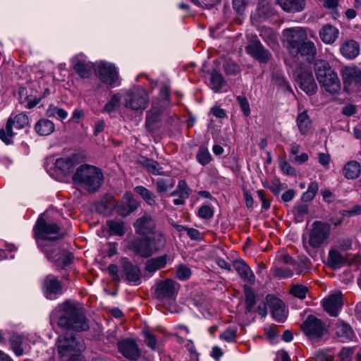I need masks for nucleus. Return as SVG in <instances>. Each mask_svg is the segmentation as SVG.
Returning a JSON list of instances; mask_svg holds the SVG:
<instances>
[{"label":"nucleus","instance_id":"f8f14e48","mask_svg":"<svg viewBox=\"0 0 361 361\" xmlns=\"http://www.w3.org/2000/svg\"><path fill=\"white\" fill-rule=\"evenodd\" d=\"M344 89L346 92L361 90V69L357 66H344L341 70Z\"/></svg>","mask_w":361,"mask_h":361},{"label":"nucleus","instance_id":"c9c22d12","mask_svg":"<svg viewBox=\"0 0 361 361\" xmlns=\"http://www.w3.org/2000/svg\"><path fill=\"white\" fill-rule=\"evenodd\" d=\"M137 163L143 166L149 173L154 175L161 174L159 168V164L154 159L141 156L137 159ZM160 169H161L160 168Z\"/></svg>","mask_w":361,"mask_h":361},{"label":"nucleus","instance_id":"6e6d98bb","mask_svg":"<svg viewBox=\"0 0 361 361\" xmlns=\"http://www.w3.org/2000/svg\"><path fill=\"white\" fill-rule=\"evenodd\" d=\"M259 35L269 46L275 45L277 43L276 35L271 29H262Z\"/></svg>","mask_w":361,"mask_h":361},{"label":"nucleus","instance_id":"393cba45","mask_svg":"<svg viewBox=\"0 0 361 361\" xmlns=\"http://www.w3.org/2000/svg\"><path fill=\"white\" fill-rule=\"evenodd\" d=\"M71 63L74 71L82 78H88L90 75V72L88 68V64L86 62V57L82 54H78L73 56Z\"/></svg>","mask_w":361,"mask_h":361},{"label":"nucleus","instance_id":"f257e3e1","mask_svg":"<svg viewBox=\"0 0 361 361\" xmlns=\"http://www.w3.org/2000/svg\"><path fill=\"white\" fill-rule=\"evenodd\" d=\"M66 218L62 209L55 210L51 207L38 218L34 226L37 244L47 259L55 258L60 253L56 240L62 238V229L58 224V217Z\"/></svg>","mask_w":361,"mask_h":361},{"label":"nucleus","instance_id":"1a4fd4ad","mask_svg":"<svg viewBox=\"0 0 361 361\" xmlns=\"http://www.w3.org/2000/svg\"><path fill=\"white\" fill-rule=\"evenodd\" d=\"M301 328L305 335L312 341L318 340L328 333L326 324L312 314L307 316Z\"/></svg>","mask_w":361,"mask_h":361},{"label":"nucleus","instance_id":"20e7f679","mask_svg":"<svg viewBox=\"0 0 361 361\" xmlns=\"http://www.w3.org/2000/svg\"><path fill=\"white\" fill-rule=\"evenodd\" d=\"M56 324L63 330L84 331L89 329L88 320L79 303L66 301L59 307Z\"/></svg>","mask_w":361,"mask_h":361},{"label":"nucleus","instance_id":"72a5a7b5","mask_svg":"<svg viewBox=\"0 0 361 361\" xmlns=\"http://www.w3.org/2000/svg\"><path fill=\"white\" fill-rule=\"evenodd\" d=\"M55 129L54 123L49 119H39L35 126V132L41 135L46 136L51 134Z\"/></svg>","mask_w":361,"mask_h":361},{"label":"nucleus","instance_id":"49530a36","mask_svg":"<svg viewBox=\"0 0 361 361\" xmlns=\"http://www.w3.org/2000/svg\"><path fill=\"white\" fill-rule=\"evenodd\" d=\"M196 159L202 166H206L212 159L208 149L204 146H200L196 154Z\"/></svg>","mask_w":361,"mask_h":361},{"label":"nucleus","instance_id":"0eeeda50","mask_svg":"<svg viewBox=\"0 0 361 361\" xmlns=\"http://www.w3.org/2000/svg\"><path fill=\"white\" fill-rule=\"evenodd\" d=\"M331 234V225L321 221H315L312 223L309 231L307 243L303 240L304 247L307 252L310 253L309 247L319 248L324 243Z\"/></svg>","mask_w":361,"mask_h":361},{"label":"nucleus","instance_id":"c03bdc74","mask_svg":"<svg viewBox=\"0 0 361 361\" xmlns=\"http://www.w3.org/2000/svg\"><path fill=\"white\" fill-rule=\"evenodd\" d=\"M272 81L275 85L279 86L283 90L293 92L290 85L287 79L279 72H275L272 75Z\"/></svg>","mask_w":361,"mask_h":361},{"label":"nucleus","instance_id":"cd10ccee","mask_svg":"<svg viewBox=\"0 0 361 361\" xmlns=\"http://www.w3.org/2000/svg\"><path fill=\"white\" fill-rule=\"evenodd\" d=\"M276 3L284 11L294 13L305 9L306 0H276Z\"/></svg>","mask_w":361,"mask_h":361},{"label":"nucleus","instance_id":"ddd939ff","mask_svg":"<svg viewBox=\"0 0 361 361\" xmlns=\"http://www.w3.org/2000/svg\"><path fill=\"white\" fill-rule=\"evenodd\" d=\"M295 81L302 90L310 96L316 94L318 87L311 71L299 68L295 70Z\"/></svg>","mask_w":361,"mask_h":361},{"label":"nucleus","instance_id":"603ef678","mask_svg":"<svg viewBox=\"0 0 361 361\" xmlns=\"http://www.w3.org/2000/svg\"><path fill=\"white\" fill-rule=\"evenodd\" d=\"M238 329L235 326H228L219 336V338L228 343L236 342Z\"/></svg>","mask_w":361,"mask_h":361},{"label":"nucleus","instance_id":"e2e57ef3","mask_svg":"<svg viewBox=\"0 0 361 361\" xmlns=\"http://www.w3.org/2000/svg\"><path fill=\"white\" fill-rule=\"evenodd\" d=\"M291 267L293 270V273H295L297 275H300L309 269V264L306 260H295Z\"/></svg>","mask_w":361,"mask_h":361},{"label":"nucleus","instance_id":"4c0bfd02","mask_svg":"<svg viewBox=\"0 0 361 361\" xmlns=\"http://www.w3.org/2000/svg\"><path fill=\"white\" fill-rule=\"evenodd\" d=\"M106 226L109 234L111 235L123 236L126 232L125 224L123 221L109 220L106 221Z\"/></svg>","mask_w":361,"mask_h":361},{"label":"nucleus","instance_id":"2eb2a0df","mask_svg":"<svg viewBox=\"0 0 361 361\" xmlns=\"http://www.w3.org/2000/svg\"><path fill=\"white\" fill-rule=\"evenodd\" d=\"M283 33L287 42V49L290 54L307 39L305 30L301 27L288 28Z\"/></svg>","mask_w":361,"mask_h":361},{"label":"nucleus","instance_id":"338daca9","mask_svg":"<svg viewBox=\"0 0 361 361\" xmlns=\"http://www.w3.org/2000/svg\"><path fill=\"white\" fill-rule=\"evenodd\" d=\"M275 274L280 278L287 279L293 276V270L291 267H280L276 269Z\"/></svg>","mask_w":361,"mask_h":361},{"label":"nucleus","instance_id":"ea45409f","mask_svg":"<svg viewBox=\"0 0 361 361\" xmlns=\"http://www.w3.org/2000/svg\"><path fill=\"white\" fill-rule=\"evenodd\" d=\"M210 82L212 90L215 92L220 91L226 85L222 75L215 69H213L210 73Z\"/></svg>","mask_w":361,"mask_h":361},{"label":"nucleus","instance_id":"de8ad7c7","mask_svg":"<svg viewBox=\"0 0 361 361\" xmlns=\"http://www.w3.org/2000/svg\"><path fill=\"white\" fill-rule=\"evenodd\" d=\"M319 190V185L316 181H311L309 184L307 190L302 195V200L304 202H310L315 197Z\"/></svg>","mask_w":361,"mask_h":361},{"label":"nucleus","instance_id":"3c124183","mask_svg":"<svg viewBox=\"0 0 361 361\" xmlns=\"http://www.w3.org/2000/svg\"><path fill=\"white\" fill-rule=\"evenodd\" d=\"M116 214L126 217L137 209V204H114Z\"/></svg>","mask_w":361,"mask_h":361},{"label":"nucleus","instance_id":"6e6552de","mask_svg":"<svg viewBox=\"0 0 361 361\" xmlns=\"http://www.w3.org/2000/svg\"><path fill=\"white\" fill-rule=\"evenodd\" d=\"M92 66L96 76L109 87L114 88L121 85L118 70L114 64L102 61L96 64L92 63Z\"/></svg>","mask_w":361,"mask_h":361},{"label":"nucleus","instance_id":"58836bf2","mask_svg":"<svg viewBox=\"0 0 361 361\" xmlns=\"http://www.w3.org/2000/svg\"><path fill=\"white\" fill-rule=\"evenodd\" d=\"M104 183V175L101 169L92 165V192L98 190Z\"/></svg>","mask_w":361,"mask_h":361},{"label":"nucleus","instance_id":"a19ab883","mask_svg":"<svg viewBox=\"0 0 361 361\" xmlns=\"http://www.w3.org/2000/svg\"><path fill=\"white\" fill-rule=\"evenodd\" d=\"M296 121L300 132L302 135L307 134L310 130V118L307 115V111H304L299 114L297 117Z\"/></svg>","mask_w":361,"mask_h":361},{"label":"nucleus","instance_id":"052dcab7","mask_svg":"<svg viewBox=\"0 0 361 361\" xmlns=\"http://www.w3.org/2000/svg\"><path fill=\"white\" fill-rule=\"evenodd\" d=\"M134 191L138 194L145 201L154 200V195L144 186L138 185L134 188Z\"/></svg>","mask_w":361,"mask_h":361},{"label":"nucleus","instance_id":"a878e982","mask_svg":"<svg viewBox=\"0 0 361 361\" xmlns=\"http://www.w3.org/2000/svg\"><path fill=\"white\" fill-rule=\"evenodd\" d=\"M347 261V257L336 247H331L327 256V265L332 269L336 270L342 267Z\"/></svg>","mask_w":361,"mask_h":361},{"label":"nucleus","instance_id":"09e8293b","mask_svg":"<svg viewBox=\"0 0 361 361\" xmlns=\"http://www.w3.org/2000/svg\"><path fill=\"white\" fill-rule=\"evenodd\" d=\"M121 98L122 96L120 93L114 94L110 101L105 104L103 111L109 114L115 111L120 104Z\"/></svg>","mask_w":361,"mask_h":361},{"label":"nucleus","instance_id":"f3484780","mask_svg":"<svg viewBox=\"0 0 361 361\" xmlns=\"http://www.w3.org/2000/svg\"><path fill=\"white\" fill-rule=\"evenodd\" d=\"M118 352L126 359L135 361L141 355L139 346L134 338H124L117 343Z\"/></svg>","mask_w":361,"mask_h":361},{"label":"nucleus","instance_id":"4be33fe9","mask_svg":"<svg viewBox=\"0 0 361 361\" xmlns=\"http://www.w3.org/2000/svg\"><path fill=\"white\" fill-rule=\"evenodd\" d=\"M233 268L244 282L250 285L255 284V276L250 266L244 260H235L233 262Z\"/></svg>","mask_w":361,"mask_h":361},{"label":"nucleus","instance_id":"bb28decb","mask_svg":"<svg viewBox=\"0 0 361 361\" xmlns=\"http://www.w3.org/2000/svg\"><path fill=\"white\" fill-rule=\"evenodd\" d=\"M149 256L163 249L166 243V239L161 233H153L152 237H146Z\"/></svg>","mask_w":361,"mask_h":361},{"label":"nucleus","instance_id":"f704fd0d","mask_svg":"<svg viewBox=\"0 0 361 361\" xmlns=\"http://www.w3.org/2000/svg\"><path fill=\"white\" fill-rule=\"evenodd\" d=\"M361 173V166L356 161H350L345 164L343 168L344 176L348 179H355Z\"/></svg>","mask_w":361,"mask_h":361},{"label":"nucleus","instance_id":"9b49d317","mask_svg":"<svg viewBox=\"0 0 361 361\" xmlns=\"http://www.w3.org/2000/svg\"><path fill=\"white\" fill-rule=\"evenodd\" d=\"M147 92L140 87L130 90L125 94V106L133 111H143L149 104Z\"/></svg>","mask_w":361,"mask_h":361},{"label":"nucleus","instance_id":"4468645a","mask_svg":"<svg viewBox=\"0 0 361 361\" xmlns=\"http://www.w3.org/2000/svg\"><path fill=\"white\" fill-rule=\"evenodd\" d=\"M180 284L173 279H166L159 281L156 286L155 295L157 298L164 299H175Z\"/></svg>","mask_w":361,"mask_h":361},{"label":"nucleus","instance_id":"680f3d73","mask_svg":"<svg viewBox=\"0 0 361 361\" xmlns=\"http://www.w3.org/2000/svg\"><path fill=\"white\" fill-rule=\"evenodd\" d=\"M223 69L226 75H235L239 71V66L232 61H226Z\"/></svg>","mask_w":361,"mask_h":361},{"label":"nucleus","instance_id":"7ed1b4c3","mask_svg":"<svg viewBox=\"0 0 361 361\" xmlns=\"http://www.w3.org/2000/svg\"><path fill=\"white\" fill-rule=\"evenodd\" d=\"M170 93L167 87H162L157 99L146 112L145 126L151 134H157L164 126V121L172 118L169 112Z\"/></svg>","mask_w":361,"mask_h":361},{"label":"nucleus","instance_id":"37998d69","mask_svg":"<svg viewBox=\"0 0 361 361\" xmlns=\"http://www.w3.org/2000/svg\"><path fill=\"white\" fill-rule=\"evenodd\" d=\"M245 302L247 312H252L256 303V295L252 288L245 286Z\"/></svg>","mask_w":361,"mask_h":361},{"label":"nucleus","instance_id":"39448f33","mask_svg":"<svg viewBox=\"0 0 361 361\" xmlns=\"http://www.w3.org/2000/svg\"><path fill=\"white\" fill-rule=\"evenodd\" d=\"M56 347L62 361H85L81 354L86 348L85 341L72 333L66 332L59 335Z\"/></svg>","mask_w":361,"mask_h":361},{"label":"nucleus","instance_id":"bf43d9fd","mask_svg":"<svg viewBox=\"0 0 361 361\" xmlns=\"http://www.w3.org/2000/svg\"><path fill=\"white\" fill-rule=\"evenodd\" d=\"M307 291V288L301 284L293 285L290 290V293L293 295L301 300L305 299L306 298Z\"/></svg>","mask_w":361,"mask_h":361},{"label":"nucleus","instance_id":"9d476101","mask_svg":"<svg viewBox=\"0 0 361 361\" xmlns=\"http://www.w3.org/2000/svg\"><path fill=\"white\" fill-rule=\"evenodd\" d=\"M28 123L29 118L25 114H19L14 118L10 117L6 121L5 128L0 129V140L6 145H12L13 142V138L16 134L13 131V128L22 129Z\"/></svg>","mask_w":361,"mask_h":361},{"label":"nucleus","instance_id":"f03ea898","mask_svg":"<svg viewBox=\"0 0 361 361\" xmlns=\"http://www.w3.org/2000/svg\"><path fill=\"white\" fill-rule=\"evenodd\" d=\"M87 160V154L84 151H78L57 159L55 167L63 175L72 173L73 183L90 192V165L86 163Z\"/></svg>","mask_w":361,"mask_h":361},{"label":"nucleus","instance_id":"aec40b11","mask_svg":"<svg viewBox=\"0 0 361 361\" xmlns=\"http://www.w3.org/2000/svg\"><path fill=\"white\" fill-rule=\"evenodd\" d=\"M267 305L270 309L272 317L276 321L282 322L286 319L285 305L281 300L269 295L267 297Z\"/></svg>","mask_w":361,"mask_h":361},{"label":"nucleus","instance_id":"6ab92c4d","mask_svg":"<svg viewBox=\"0 0 361 361\" xmlns=\"http://www.w3.org/2000/svg\"><path fill=\"white\" fill-rule=\"evenodd\" d=\"M121 267L123 275L121 278H124L128 283H134L137 284L140 280V270L139 267L134 265L126 257L122 258L121 260Z\"/></svg>","mask_w":361,"mask_h":361},{"label":"nucleus","instance_id":"69168bd1","mask_svg":"<svg viewBox=\"0 0 361 361\" xmlns=\"http://www.w3.org/2000/svg\"><path fill=\"white\" fill-rule=\"evenodd\" d=\"M198 216L204 219H210L214 216V210L207 204H203L198 209Z\"/></svg>","mask_w":361,"mask_h":361},{"label":"nucleus","instance_id":"5701e85b","mask_svg":"<svg viewBox=\"0 0 361 361\" xmlns=\"http://www.w3.org/2000/svg\"><path fill=\"white\" fill-rule=\"evenodd\" d=\"M317 54V49L313 42L305 39L291 54L300 55L308 62H312Z\"/></svg>","mask_w":361,"mask_h":361},{"label":"nucleus","instance_id":"c85d7f7f","mask_svg":"<svg viewBox=\"0 0 361 361\" xmlns=\"http://www.w3.org/2000/svg\"><path fill=\"white\" fill-rule=\"evenodd\" d=\"M335 334L342 342L352 341L355 337V333L352 327L347 323L338 322L335 327Z\"/></svg>","mask_w":361,"mask_h":361},{"label":"nucleus","instance_id":"864d4df0","mask_svg":"<svg viewBox=\"0 0 361 361\" xmlns=\"http://www.w3.org/2000/svg\"><path fill=\"white\" fill-rule=\"evenodd\" d=\"M142 335L145 337V342L147 347L152 350L157 349V338L149 329H145L142 330Z\"/></svg>","mask_w":361,"mask_h":361},{"label":"nucleus","instance_id":"4d7b16f0","mask_svg":"<svg viewBox=\"0 0 361 361\" xmlns=\"http://www.w3.org/2000/svg\"><path fill=\"white\" fill-rule=\"evenodd\" d=\"M192 275V271L189 267L185 264H179L176 267V278L180 281H187Z\"/></svg>","mask_w":361,"mask_h":361},{"label":"nucleus","instance_id":"e433bc0d","mask_svg":"<svg viewBox=\"0 0 361 361\" xmlns=\"http://www.w3.org/2000/svg\"><path fill=\"white\" fill-rule=\"evenodd\" d=\"M73 255L71 253L61 250L60 249V253L55 257V258L49 259V260L54 261L56 266L58 269H65L69 266L73 261Z\"/></svg>","mask_w":361,"mask_h":361},{"label":"nucleus","instance_id":"a211bd4d","mask_svg":"<svg viewBox=\"0 0 361 361\" xmlns=\"http://www.w3.org/2000/svg\"><path fill=\"white\" fill-rule=\"evenodd\" d=\"M342 293L337 291L323 300L324 310L331 317H336L343 307Z\"/></svg>","mask_w":361,"mask_h":361},{"label":"nucleus","instance_id":"b1692460","mask_svg":"<svg viewBox=\"0 0 361 361\" xmlns=\"http://www.w3.org/2000/svg\"><path fill=\"white\" fill-rule=\"evenodd\" d=\"M127 248L141 257L147 258L150 257L145 238H135L128 241Z\"/></svg>","mask_w":361,"mask_h":361},{"label":"nucleus","instance_id":"13d9d810","mask_svg":"<svg viewBox=\"0 0 361 361\" xmlns=\"http://www.w3.org/2000/svg\"><path fill=\"white\" fill-rule=\"evenodd\" d=\"M293 212L298 222L302 221L308 212L307 204H295L293 207Z\"/></svg>","mask_w":361,"mask_h":361},{"label":"nucleus","instance_id":"5fc2aeb1","mask_svg":"<svg viewBox=\"0 0 361 361\" xmlns=\"http://www.w3.org/2000/svg\"><path fill=\"white\" fill-rule=\"evenodd\" d=\"M190 188L185 180L178 182L177 188L171 193L172 195H178L181 198H187L190 195Z\"/></svg>","mask_w":361,"mask_h":361},{"label":"nucleus","instance_id":"0e129e2a","mask_svg":"<svg viewBox=\"0 0 361 361\" xmlns=\"http://www.w3.org/2000/svg\"><path fill=\"white\" fill-rule=\"evenodd\" d=\"M236 101L244 116H248L250 114V109L247 99L245 96L239 95L236 97Z\"/></svg>","mask_w":361,"mask_h":361},{"label":"nucleus","instance_id":"412c9836","mask_svg":"<svg viewBox=\"0 0 361 361\" xmlns=\"http://www.w3.org/2000/svg\"><path fill=\"white\" fill-rule=\"evenodd\" d=\"M133 226L136 233L145 235L153 233L155 228V221L150 215L144 214L135 221Z\"/></svg>","mask_w":361,"mask_h":361},{"label":"nucleus","instance_id":"79ce46f5","mask_svg":"<svg viewBox=\"0 0 361 361\" xmlns=\"http://www.w3.org/2000/svg\"><path fill=\"white\" fill-rule=\"evenodd\" d=\"M155 185L157 192L162 194L174 187L175 180L171 178H159L157 179Z\"/></svg>","mask_w":361,"mask_h":361},{"label":"nucleus","instance_id":"8fccbe9b","mask_svg":"<svg viewBox=\"0 0 361 361\" xmlns=\"http://www.w3.org/2000/svg\"><path fill=\"white\" fill-rule=\"evenodd\" d=\"M23 341V338L17 334H13L10 338V343L13 350L17 356H20L23 354V350L21 345Z\"/></svg>","mask_w":361,"mask_h":361},{"label":"nucleus","instance_id":"dca6fc26","mask_svg":"<svg viewBox=\"0 0 361 361\" xmlns=\"http://www.w3.org/2000/svg\"><path fill=\"white\" fill-rule=\"evenodd\" d=\"M245 50L252 58L262 63H267L271 57V52L264 48L257 37L250 41L245 47Z\"/></svg>","mask_w":361,"mask_h":361},{"label":"nucleus","instance_id":"2f4dec72","mask_svg":"<svg viewBox=\"0 0 361 361\" xmlns=\"http://www.w3.org/2000/svg\"><path fill=\"white\" fill-rule=\"evenodd\" d=\"M339 30L334 26L326 24L319 30V37L325 44L334 43L338 37Z\"/></svg>","mask_w":361,"mask_h":361},{"label":"nucleus","instance_id":"7c9ffc66","mask_svg":"<svg viewBox=\"0 0 361 361\" xmlns=\"http://www.w3.org/2000/svg\"><path fill=\"white\" fill-rule=\"evenodd\" d=\"M340 51L345 58L353 59L359 54L360 46L356 41L350 39L341 46Z\"/></svg>","mask_w":361,"mask_h":361},{"label":"nucleus","instance_id":"c756f323","mask_svg":"<svg viewBox=\"0 0 361 361\" xmlns=\"http://www.w3.org/2000/svg\"><path fill=\"white\" fill-rule=\"evenodd\" d=\"M43 289L47 294L57 295L61 293L62 284L55 276L49 274L44 280Z\"/></svg>","mask_w":361,"mask_h":361},{"label":"nucleus","instance_id":"473e14b6","mask_svg":"<svg viewBox=\"0 0 361 361\" xmlns=\"http://www.w3.org/2000/svg\"><path fill=\"white\" fill-rule=\"evenodd\" d=\"M168 260V255H164L159 257L151 258L146 262L145 269L149 273H154L157 270L166 267Z\"/></svg>","mask_w":361,"mask_h":361},{"label":"nucleus","instance_id":"423d86ee","mask_svg":"<svg viewBox=\"0 0 361 361\" xmlns=\"http://www.w3.org/2000/svg\"><path fill=\"white\" fill-rule=\"evenodd\" d=\"M314 71L318 82L325 91L331 94L339 92L341 81L336 72L327 61L316 60L314 63Z\"/></svg>","mask_w":361,"mask_h":361},{"label":"nucleus","instance_id":"a18cd8bd","mask_svg":"<svg viewBox=\"0 0 361 361\" xmlns=\"http://www.w3.org/2000/svg\"><path fill=\"white\" fill-rule=\"evenodd\" d=\"M46 115L48 117H56L62 121L67 118L68 112L63 109L59 108L54 104H50L46 111Z\"/></svg>","mask_w":361,"mask_h":361},{"label":"nucleus","instance_id":"774afa93","mask_svg":"<svg viewBox=\"0 0 361 361\" xmlns=\"http://www.w3.org/2000/svg\"><path fill=\"white\" fill-rule=\"evenodd\" d=\"M352 247V241L348 238H343L337 240L336 244L333 247L341 251L349 250Z\"/></svg>","mask_w":361,"mask_h":361}]
</instances>
